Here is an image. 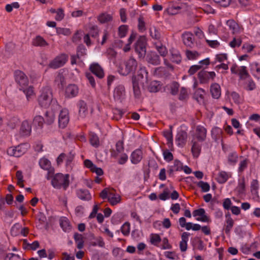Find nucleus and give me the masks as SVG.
<instances>
[{
  "instance_id": "nucleus-1",
  "label": "nucleus",
  "mask_w": 260,
  "mask_h": 260,
  "mask_svg": "<svg viewBox=\"0 0 260 260\" xmlns=\"http://www.w3.org/2000/svg\"><path fill=\"white\" fill-rule=\"evenodd\" d=\"M39 105L44 108L48 107L51 104L55 108L58 107L56 101L52 98V94L50 88L48 87L43 88L38 98Z\"/></svg>"
},
{
  "instance_id": "nucleus-2",
  "label": "nucleus",
  "mask_w": 260,
  "mask_h": 260,
  "mask_svg": "<svg viewBox=\"0 0 260 260\" xmlns=\"http://www.w3.org/2000/svg\"><path fill=\"white\" fill-rule=\"evenodd\" d=\"M52 186L57 189L62 188L66 190L69 187L70 184L69 175L57 173L52 177L51 180Z\"/></svg>"
},
{
  "instance_id": "nucleus-3",
  "label": "nucleus",
  "mask_w": 260,
  "mask_h": 260,
  "mask_svg": "<svg viewBox=\"0 0 260 260\" xmlns=\"http://www.w3.org/2000/svg\"><path fill=\"white\" fill-rule=\"evenodd\" d=\"M100 197L104 200L108 199V202L112 206L118 204L121 201L120 196L112 188H105L100 193Z\"/></svg>"
},
{
  "instance_id": "nucleus-4",
  "label": "nucleus",
  "mask_w": 260,
  "mask_h": 260,
  "mask_svg": "<svg viewBox=\"0 0 260 260\" xmlns=\"http://www.w3.org/2000/svg\"><path fill=\"white\" fill-rule=\"evenodd\" d=\"M137 67V61L134 58L131 57L120 64L118 72L122 75H127L135 71Z\"/></svg>"
},
{
  "instance_id": "nucleus-5",
  "label": "nucleus",
  "mask_w": 260,
  "mask_h": 260,
  "mask_svg": "<svg viewBox=\"0 0 260 260\" xmlns=\"http://www.w3.org/2000/svg\"><path fill=\"white\" fill-rule=\"evenodd\" d=\"M231 71L232 74L238 75L239 77V81L246 80L250 76L248 73L247 68L245 66L239 67L237 64L234 63L231 68Z\"/></svg>"
},
{
  "instance_id": "nucleus-6",
  "label": "nucleus",
  "mask_w": 260,
  "mask_h": 260,
  "mask_svg": "<svg viewBox=\"0 0 260 260\" xmlns=\"http://www.w3.org/2000/svg\"><path fill=\"white\" fill-rule=\"evenodd\" d=\"M28 147L27 144H22L16 147H11L8 149L7 153L9 155L20 157L24 154Z\"/></svg>"
},
{
  "instance_id": "nucleus-7",
  "label": "nucleus",
  "mask_w": 260,
  "mask_h": 260,
  "mask_svg": "<svg viewBox=\"0 0 260 260\" xmlns=\"http://www.w3.org/2000/svg\"><path fill=\"white\" fill-rule=\"evenodd\" d=\"M15 79L20 86V89H24L28 85V79L26 75L22 71L17 70L15 72Z\"/></svg>"
},
{
  "instance_id": "nucleus-8",
  "label": "nucleus",
  "mask_w": 260,
  "mask_h": 260,
  "mask_svg": "<svg viewBox=\"0 0 260 260\" xmlns=\"http://www.w3.org/2000/svg\"><path fill=\"white\" fill-rule=\"evenodd\" d=\"M69 110L66 108L62 109L58 116L59 127L61 128H65L69 122Z\"/></svg>"
},
{
  "instance_id": "nucleus-9",
  "label": "nucleus",
  "mask_w": 260,
  "mask_h": 260,
  "mask_svg": "<svg viewBox=\"0 0 260 260\" xmlns=\"http://www.w3.org/2000/svg\"><path fill=\"white\" fill-rule=\"evenodd\" d=\"M68 56L65 54H61L56 56L49 64L51 68L57 69L63 66L67 61Z\"/></svg>"
},
{
  "instance_id": "nucleus-10",
  "label": "nucleus",
  "mask_w": 260,
  "mask_h": 260,
  "mask_svg": "<svg viewBox=\"0 0 260 260\" xmlns=\"http://www.w3.org/2000/svg\"><path fill=\"white\" fill-rule=\"evenodd\" d=\"M146 39L144 37H140L135 44V50L142 56L145 54L146 52Z\"/></svg>"
},
{
  "instance_id": "nucleus-11",
  "label": "nucleus",
  "mask_w": 260,
  "mask_h": 260,
  "mask_svg": "<svg viewBox=\"0 0 260 260\" xmlns=\"http://www.w3.org/2000/svg\"><path fill=\"white\" fill-rule=\"evenodd\" d=\"M142 84L144 88L147 89L151 92H157L159 89L158 82L155 80L149 82L148 79H147L146 81L142 82Z\"/></svg>"
},
{
  "instance_id": "nucleus-12",
  "label": "nucleus",
  "mask_w": 260,
  "mask_h": 260,
  "mask_svg": "<svg viewBox=\"0 0 260 260\" xmlns=\"http://www.w3.org/2000/svg\"><path fill=\"white\" fill-rule=\"evenodd\" d=\"M207 130L203 126L198 125L196 128V133L192 139L199 142L204 141L206 137Z\"/></svg>"
},
{
  "instance_id": "nucleus-13",
  "label": "nucleus",
  "mask_w": 260,
  "mask_h": 260,
  "mask_svg": "<svg viewBox=\"0 0 260 260\" xmlns=\"http://www.w3.org/2000/svg\"><path fill=\"white\" fill-rule=\"evenodd\" d=\"M90 70L98 78L102 79L104 77V73L102 67L97 63H93L90 66Z\"/></svg>"
},
{
  "instance_id": "nucleus-14",
  "label": "nucleus",
  "mask_w": 260,
  "mask_h": 260,
  "mask_svg": "<svg viewBox=\"0 0 260 260\" xmlns=\"http://www.w3.org/2000/svg\"><path fill=\"white\" fill-rule=\"evenodd\" d=\"M226 25L233 34H238L242 32L243 28L233 20L226 21Z\"/></svg>"
},
{
  "instance_id": "nucleus-15",
  "label": "nucleus",
  "mask_w": 260,
  "mask_h": 260,
  "mask_svg": "<svg viewBox=\"0 0 260 260\" xmlns=\"http://www.w3.org/2000/svg\"><path fill=\"white\" fill-rule=\"evenodd\" d=\"M79 92L78 86L75 84L69 85L66 88V95L68 98H73L77 95Z\"/></svg>"
},
{
  "instance_id": "nucleus-16",
  "label": "nucleus",
  "mask_w": 260,
  "mask_h": 260,
  "mask_svg": "<svg viewBox=\"0 0 260 260\" xmlns=\"http://www.w3.org/2000/svg\"><path fill=\"white\" fill-rule=\"evenodd\" d=\"M200 142L195 139L191 140V152L194 157H198L200 154L202 146Z\"/></svg>"
},
{
  "instance_id": "nucleus-17",
  "label": "nucleus",
  "mask_w": 260,
  "mask_h": 260,
  "mask_svg": "<svg viewBox=\"0 0 260 260\" xmlns=\"http://www.w3.org/2000/svg\"><path fill=\"white\" fill-rule=\"evenodd\" d=\"M79 108L78 114L81 118H85L88 113V109L86 103L82 100H80L77 104Z\"/></svg>"
},
{
  "instance_id": "nucleus-18",
  "label": "nucleus",
  "mask_w": 260,
  "mask_h": 260,
  "mask_svg": "<svg viewBox=\"0 0 260 260\" xmlns=\"http://www.w3.org/2000/svg\"><path fill=\"white\" fill-rule=\"evenodd\" d=\"M242 81V86L245 90L252 91L255 89L256 84L250 76L247 78L246 80H244Z\"/></svg>"
},
{
  "instance_id": "nucleus-19",
  "label": "nucleus",
  "mask_w": 260,
  "mask_h": 260,
  "mask_svg": "<svg viewBox=\"0 0 260 260\" xmlns=\"http://www.w3.org/2000/svg\"><path fill=\"white\" fill-rule=\"evenodd\" d=\"M187 137V134L185 132L183 131L179 132L176 137L177 145L179 146L183 147L186 143Z\"/></svg>"
},
{
  "instance_id": "nucleus-20",
  "label": "nucleus",
  "mask_w": 260,
  "mask_h": 260,
  "mask_svg": "<svg viewBox=\"0 0 260 260\" xmlns=\"http://www.w3.org/2000/svg\"><path fill=\"white\" fill-rule=\"evenodd\" d=\"M143 153L141 149H137L134 150L131 155V161L133 164H137L142 159Z\"/></svg>"
},
{
  "instance_id": "nucleus-21",
  "label": "nucleus",
  "mask_w": 260,
  "mask_h": 260,
  "mask_svg": "<svg viewBox=\"0 0 260 260\" xmlns=\"http://www.w3.org/2000/svg\"><path fill=\"white\" fill-rule=\"evenodd\" d=\"M76 194L78 198L83 201H89L91 196L87 189H79L76 190Z\"/></svg>"
},
{
  "instance_id": "nucleus-22",
  "label": "nucleus",
  "mask_w": 260,
  "mask_h": 260,
  "mask_svg": "<svg viewBox=\"0 0 260 260\" xmlns=\"http://www.w3.org/2000/svg\"><path fill=\"white\" fill-rule=\"evenodd\" d=\"M190 236V233L187 232H183L181 235V241L179 243L180 250L182 252H184L187 248V242Z\"/></svg>"
},
{
  "instance_id": "nucleus-23",
  "label": "nucleus",
  "mask_w": 260,
  "mask_h": 260,
  "mask_svg": "<svg viewBox=\"0 0 260 260\" xmlns=\"http://www.w3.org/2000/svg\"><path fill=\"white\" fill-rule=\"evenodd\" d=\"M146 60L147 62L153 65H158L160 63V59L159 56L155 52H150L149 53L147 57Z\"/></svg>"
},
{
  "instance_id": "nucleus-24",
  "label": "nucleus",
  "mask_w": 260,
  "mask_h": 260,
  "mask_svg": "<svg viewBox=\"0 0 260 260\" xmlns=\"http://www.w3.org/2000/svg\"><path fill=\"white\" fill-rule=\"evenodd\" d=\"M210 92L213 98L218 99L221 95V88L217 83H213L210 86Z\"/></svg>"
},
{
  "instance_id": "nucleus-25",
  "label": "nucleus",
  "mask_w": 260,
  "mask_h": 260,
  "mask_svg": "<svg viewBox=\"0 0 260 260\" xmlns=\"http://www.w3.org/2000/svg\"><path fill=\"white\" fill-rule=\"evenodd\" d=\"M182 39L184 44L189 47L193 45V35L189 32H186L182 34Z\"/></svg>"
},
{
  "instance_id": "nucleus-26",
  "label": "nucleus",
  "mask_w": 260,
  "mask_h": 260,
  "mask_svg": "<svg viewBox=\"0 0 260 260\" xmlns=\"http://www.w3.org/2000/svg\"><path fill=\"white\" fill-rule=\"evenodd\" d=\"M32 44L36 47H45L48 45V43L40 36H36L32 40Z\"/></svg>"
},
{
  "instance_id": "nucleus-27",
  "label": "nucleus",
  "mask_w": 260,
  "mask_h": 260,
  "mask_svg": "<svg viewBox=\"0 0 260 260\" xmlns=\"http://www.w3.org/2000/svg\"><path fill=\"white\" fill-rule=\"evenodd\" d=\"M231 176L232 174L230 172L220 171L218 175L217 181L218 183L222 184L225 183Z\"/></svg>"
},
{
  "instance_id": "nucleus-28",
  "label": "nucleus",
  "mask_w": 260,
  "mask_h": 260,
  "mask_svg": "<svg viewBox=\"0 0 260 260\" xmlns=\"http://www.w3.org/2000/svg\"><path fill=\"white\" fill-rule=\"evenodd\" d=\"M148 72L144 67L140 66L139 70L138 71L137 78L138 80H142L143 82V79L145 78V81H147L148 79Z\"/></svg>"
},
{
  "instance_id": "nucleus-29",
  "label": "nucleus",
  "mask_w": 260,
  "mask_h": 260,
  "mask_svg": "<svg viewBox=\"0 0 260 260\" xmlns=\"http://www.w3.org/2000/svg\"><path fill=\"white\" fill-rule=\"evenodd\" d=\"M205 91L202 88L197 89L193 95V98L199 103H203L204 100Z\"/></svg>"
},
{
  "instance_id": "nucleus-30",
  "label": "nucleus",
  "mask_w": 260,
  "mask_h": 260,
  "mask_svg": "<svg viewBox=\"0 0 260 260\" xmlns=\"http://www.w3.org/2000/svg\"><path fill=\"white\" fill-rule=\"evenodd\" d=\"M21 133L23 136H28L31 132V126L28 121H24L21 124Z\"/></svg>"
},
{
  "instance_id": "nucleus-31",
  "label": "nucleus",
  "mask_w": 260,
  "mask_h": 260,
  "mask_svg": "<svg viewBox=\"0 0 260 260\" xmlns=\"http://www.w3.org/2000/svg\"><path fill=\"white\" fill-rule=\"evenodd\" d=\"M225 217L226 224L224 226V231L226 234H229L234 225V221L230 214H226Z\"/></svg>"
},
{
  "instance_id": "nucleus-32",
  "label": "nucleus",
  "mask_w": 260,
  "mask_h": 260,
  "mask_svg": "<svg viewBox=\"0 0 260 260\" xmlns=\"http://www.w3.org/2000/svg\"><path fill=\"white\" fill-rule=\"evenodd\" d=\"M125 94L124 87L122 85L117 86L114 91V96L115 99H120Z\"/></svg>"
},
{
  "instance_id": "nucleus-33",
  "label": "nucleus",
  "mask_w": 260,
  "mask_h": 260,
  "mask_svg": "<svg viewBox=\"0 0 260 260\" xmlns=\"http://www.w3.org/2000/svg\"><path fill=\"white\" fill-rule=\"evenodd\" d=\"M39 166L44 170H49L53 168L51 166L50 161L45 157H43L40 159Z\"/></svg>"
},
{
  "instance_id": "nucleus-34",
  "label": "nucleus",
  "mask_w": 260,
  "mask_h": 260,
  "mask_svg": "<svg viewBox=\"0 0 260 260\" xmlns=\"http://www.w3.org/2000/svg\"><path fill=\"white\" fill-rule=\"evenodd\" d=\"M60 225L64 232H69L71 229V226L69 220L66 217H62L59 220Z\"/></svg>"
},
{
  "instance_id": "nucleus-35",
  "label": "nucleus",
  "mask_w": 260,
  "mask_h": 260,
  "mask_svg": "<svg viewBox=\"0 0 260 260\" xmlns=\"http://www.w3.org/2000/svg\"><path fill=\"white\" fill-rule=\"evenodd\" d=\"M251 71L253 75L257 79H260V64L257 62L251 64Z\"/></svg>"
},
{
  "instance_id": "nucleus-36",
  "label": "nucleus",
  "mask_w": 260,
  "mask_h": 260,
  "mask_svg": "<svg viewBox=\"0 0 260 260\" xmlns=\"http://www.w3.org/2000/svg\"><path fill=\"white\" fill-rule=\"evenodd\" d=\"M46 122L48 124L52 123L55 119V113L52 110H47L45 114Z\"/></svg>"
},
{
  "instance_id": "nucleus-37",
  "label": "nucleus",
  "mask_w": 260,
  "mask_h": 260,
  "mask_svg": "<svg viewBox=\"0 0 260 260\" xmlns=\"http://www.w3.org/2000/svg\"><path fill=\"white\" fill-rule=\"evenodd\" d=\"M222 131L219 127H214L211 131L212 137L216 141L220 139L222 137Z\"/></svg>"
},
{
  "instance_id": "nucleus-38",
  "label": "nucleus",
  "mask_w": 260,
  "mask_h": 260,
  "mask_svg": "<svg viewBox=\"0 0 260 260\" xmlns=\"http://www.w3.org/2000/svg\"><path fill=\"white\" fill-rule=\"evenodd\" d=\"M98 19L101 23L108 22L112 20V16L109 14L104 13L101 14L98 17Z\"/></svg>"
},
{
  "instance_id": "nucleus-39",
  "label": "nucleus",
  "mask_w": 260,
  "mask_h": 260,
  "mask_svg": "<svg viewBox=\"0 0 260 260\" xmlns=\"http://www.w3.org/2000/svg\"><path fill=\"white\" fill-rule=\"evenodd\" d=\"M198 77L201 83H206L209 80L208 72L205 71H200L198 73Z\"/></svg>"
},
{
  "instance_id": "nucleus-40",
  "label": "nucleus",
  "mask_w": 260,
  "mask_h": 260,
  "mask_svg": "<svg viewBox=\"0 0 260 260\" xmlns=\"http://www.w3.org/2000/svg\"><path fill=\"white\" fill-rule=\"evenodd\" d=\"M245 188V180L244 177H242L238 180V184L236 187L237 191L239 193H243Z\"/></svg>"
},
{
  "instance_id": "nucleus-41",
  "label": "nucleus",
  "mask_w": 260,
  "mask_h": 260,
  "mask_svg": "<svg viewBox=\"0 0 260 260\" xmlns=\"http://www.w3.org/2000/svg\"><path fill=\"white\" fill-rule=\"evenodd\" d=\"M74 238L76 243L77 244V247L78 249H81L83 247L84 241L83 240L82 236L78 233H75Z\"/></svg>"
},
{
  "instance_id": "nucleus-42",
  "label": "nucleus",
  "mask_w": 260,
  "mask_h": 260,
  "mask_svg": "<svg viewBox=\"0 0 260 260\" xmlns=\"http://www.w3.org/2000/svg\"><path fill=\"white\" fill-rule=\"evenodd\" d=\"M150 35L155 40H159L160 38V34L158 30L155 26H151L149 29Z\"/></svg>"
},
{
  "instance_id": "nucleus-43",
  "label": "nucleus",
  "mask_w": 260,
  "mask_h": 260,
  "mask_svg": "<svg viewBox=\"0 0 260 260\" xmlns=\"http://www.w3.org/2000/svg\"><path fill=\"white\" fill-rule=\"evenodd\" d=\"M155 48L162 56H165L167 53L168 51L165 46H163L160 43H156L155 44Z\"/></svg>"
},
{
  "instance_id": "nucleus-44",
  "label": "nucleus",
  "mask_w": 260,
  "mask_h": 260,
  "mask_svg": "<svg viewBox=\"0 0 260 260\" xmlns=\"http://www.w3.org/2000/svg\"><path fill=\"white\" fill-rule=\"evenodd\" d=\"M89 141L91 145L93 147H98L100 145L99 137L94 133L90 134Z\"/></svg>"
},
{
  "instance_id": "nucleus-45",
  "label": "nucleus",
  "mask_w": 260,
  "mask_h": 260,
  "mask_svg": "<svg viewBox=\"0 0 260 260\" xmlns=\"http://www.w3.org/2000/svg\"><path fill=\"white\" fill-rule=\"evenodd\" d=\"M74 159V155L71 153L66 156V166L68 170H71L72 169V162Z\"/></svg>"
},
{
  "instance_id": "nucleus-46",
  "label": "nucleus",
  "mask_w": 260,
  "mask_h": 260,
  "mask_svg": "<svg viewBox=\"0 0 260 260\" xmlns=\"http://www.w3.org/2000/svg\"><path fill=\"white\" fill-rule=\"evenodd\" d=\"M16 177L17 179V184L20 187H24V179L22 172L21 171H17L16 173Z\"/></svg>"
},
{
  "instance_id": "nucleus-47",
  "label": "nucleus",
  "mask_w": 260,
  "mask_h": 260,
  "mask_svg": "<svg viewBox=\"0 0 260 260\" xmlns=\"http://www.w3.org/2000/svg\"><path fill=\"white\" fill-rule=\"evenodd\" d=\"M185 54L187 58L189 60L196 59L200 55V53L196 51L186 50Z\"/></svg>"
},
{
  "instance_id": "nucleus-48",
  "label": "nucleus",
  "mask_w": 260,
  "mask_h": 260,
  "mask_svg": "<svg viewBox=\"0 0 260 260\" xmlns=\"http://www.w3.org/2000/svg\"><path fill=\"white\" fill-rule=\"evenodd\" d=\"M151 243L157 246L161 241V238L158 234H151L150 236Z\"/></svg>"
},
{
  "instance_id": "nucleus-49",
  "label": "nucleus",
  "mask_w": 260,
  "mask_h": 260,
  "mask_svg": "<svg viewBox=\"0 0 260 260\" xmlns=\"http://www.w3.org/2000/svg\"><path fill=\"white\" fill-rule=\"evenodd\" d=\"M238 157L236 152H234L230 153L228 157V162L232 165L235 164L237 162Z\"/></svg>"
},
{
  "instance_id": "nucleus-50",
  "label": "nucleus",
  "mask_w": 260,
  "mask_h": 260,
  "mask_svg": "<svg viewBox=\"0 0 260 260\" xmlns=\"http://www.w3.org/2000/svg\"><path fill=\"white\" fill-rule=\"evenodd\" d=\"M171 60L176 63H179L181 60V57L180 53L178 51H174L172 52L171 58Z\"/></svg>"
},
{
  "instance_id": "nucleus-51",
  "label": "nucleus",
  "mask_w": 260,
  "mask_h": 260,
  "mask_svg": "<svg viewBox=\"0 0 260 260\" xmlns=\"http://www.w3.org/2000/svg\"><path fill=\"white\" fill-rule=\"evenodd\" d=\"M188 97L187 89L185 87H181L179 94V100L180 101L186 100Z\"/></svg>"
},
{
  "instance_id": "nucleus-52",
  "label": "nucleus",
  "mask_w": 260,
  "mask_h": 260,
  "mask_svg": "<svg viewBox=\"0 0 260 260\" xmlns=\"http://www.w3.org/2000/svg\"><path fill=\"white\" fill-rule=\"evenodd\" d=\"M44 119L41 116H36L34 119V124L40 127L43 125Z\"/></svg>"
},
{
  "instance_id": "nucleus-53",
  "label": "nucleus",
  "mask_w": 260,
  "mask_h": 260,
  "mask_svg": "<svg viewBox=\"0 0 260 260\" xmlns=\"http://www.w3.org/2000/svg\"><path fill=\"white\" fill-rule=\"evenodd\" d=\"M197 185L202 189V191L203 192H207L210 188V185L207 182H203L202 181H199Z\"/></svg>"
},
{
  "instance_id": "nucleus-54",
  "label": "nucleus",
  "mask_w": 260,
  "mask_h": 260,
  "mask_svg": "<svg viewBox=\"0 0 260 260\" xmlns=\"http://www.w3.org/2000/svg\"><path fill=\"white\" fill-rule=\"evenodd\" d=\"M56 30L57 35L69 36L71 34L70 29L67 28L56 27Z\"/></svg>"
},
{
  "instance_id": "nucleus-55",
  "label": "nucleus",
  "mask_w": 260,
  "mask_h": 260,
  "mask_svg": "<svg viewBox=\"0 0 260 260\" xmlns=\"http://www.w3.org/2000/svg\"><path fill=\"white\" fill-rule=\"evenodd\" d=\"M64 17V10L62 8H59L56 10V16L55 19L56 21H61Z\"/></svg>"
},
{
  "instance_id": "nucleus-56",
  "label": "nucleus",
  "mask_w": 260,
  "mask_h": 260,
  "mask_svg": "<svg viewBox=\"0 0 260 260\" xmlns=\"http://www.w3.org/2000/svg\"><path fill=\"white\" fill-rule=\"evenodd\" d=\"M122 233L125 236H128L130 232V224L128 222H125L121 228Z\"/></svg>"
},
{
  "instance_id": "nucleus-57",
  "label": "nucleus",
  "mask_w": 260,
  "mask_h": 260,
  "mask_svg": "<svg viewBox=\"0 0 260 260\" xmlns=\"http://www.w3.org/2000/svg\"><path fill=\"white\" fill-rule=\"evenodd\" d=\"M128 27L126 25H122L118 29V35L120 38L124 37L127 32Z\"/></svg>"
},
{
  "instance_id": "nucleus-58",
  "label": "nucleus",
  "mask_w": 260,
  "mask_h": 260,
  "mask_svg": "<svg viewBox=\"0 0 260 260\" xmlns=\"http://www.w3.org/2000/svg\"><path fill=\"white\" fill-rule=\"evenodd\" d=\"M20 90H22L23 91L27 99L31 98V96L34 94L33 87L31 86H29L28 87H26L25 88L21 89Z\"/></svg>"
},
{
  "instance_id": "nucleus-59",
  "label": "nucleus",
  "mask_w": 260,
  "mask_h": 260,
  "mask_svg": "<svg viewBox=\"0 0 260 260\" xmlns=\"http://www.w3.org/2000/svg\"><path fill=\"white\" fill-rule=\"evenodd\" d=\"M91 245L93 246L98 245L101 247H103L105 246V242L101 237H98L96 238V241L92 242Z\"/></svg>"
},
{
  "instance_id": "nucleus-60",
  "label": "nucleus",
  "mask_w": 260,
  "mask_h": 260,
  "mask_svg": "<svg viewBox=\"0 0 260 260\" xmlns=\"http://www.w3.org/2000/svg\"><path fill=\"white\" fill-rule=\"evenodd\" d=\"M164 135L168 140V145H172L173 144V137L172 134L170 131H165L164 132Z\"/></svg>"
},
{
  "instance_id": "nucleus-61",
  "label": "nucleus",
  "mask_w": 260,
  "mask_h": 260,
  "mask_svg": "<svg viewBox=\"0 0 260 260\" xmlns=\"http://www.w3.org/2000/svg\"><path fill=\"white\" fill-rule=\"evenodd\" d=\"M20 259V256L13 253H9L7 254L4 258V260H18Z\"/></svg>"
},
{
  "instance_id": "nucleus-62",
  "label": "nucleus",
  "mask_w": 260,
  "mask_h": 260,
  "mask_svg": "<svg viewBox=\"0 0 260 260\" xmlns=\"http://www.w3.org/2000/svg\"><path fill=\"white\" fill-rule=\"evenodd\" d=\"M116 149L117 153H121L124 150L123 141H118L116 144Z\"/></svg>"
},
{
  "instance_id": "nucleus-63",
  "label": "nucleus",
  "mask_w": 260,
  "mask_h": 260,
  "mask_svg": "<svg viewBox=\"0 0 260 260\" xmlns=\"http://www.w3.org/2000/svg\"><path fill=\"white\" fill-rule=\"evenodd\" d=\"M207 14L214 13V10L209 5L204 4L201 8Z\"/></svg>"
},
{
  "instance_id": "nucleus-64",
  "label": "nucleus",
  "mask_w": 260,
  "mask_h": 260,
  "mask_svg": "<svg viewBox=\"0 0 260 260\" xmlns=\"http://www.w3.org/2000/svg\"><path fill=\"white\" fill-rule=\"evenodd\" d=\"M179 84L177 82H174L171 86V93L173 95L177 94L179 90Z\"/></svg>"
}]
</instances>
